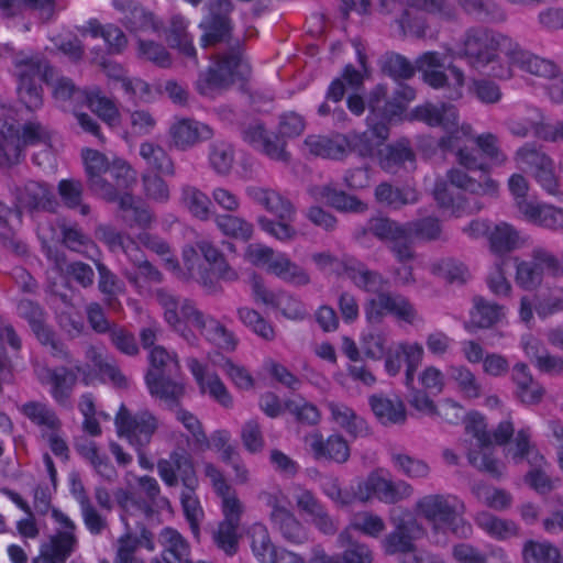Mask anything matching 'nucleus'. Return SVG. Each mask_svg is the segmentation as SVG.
Instances as JSON below:
<instances>
[{
  "mask_svg": "<svg viewBox=\"0 0 563 563\" xmlns=\"http://www.w3.org/2000/svg\"><path fill=\"white\" fill-rule=\"evenodd\" d=\"M250 537L252 539L251 548L255 558L261 563L274 562L279 549L272 543L267 529L263 525L256 523L251 528Z\"/></svg>",
  "mask_w": 563,
  "mask_h": 563,
  "instance_id": "48",
  "label": "nucleus"
},
{
  "mask_svg": "<svg viewBox=\"0 0 563 563\" xmlns=\"http://www.w3.org/2000/svg\"><path fill=\"white\" fill-rule=\"evenodd\" d=\"M137 45L141 58L162 68H168L172 65V55L163 44L139 38Z\"/></svg>",
  "mask_w": 563,
  "mask_h": 563,
  "instance_id": "60",
  "label": "nucleus"
},
{
  "mask_svg": "<svg viewBox=\"0 0 563 563\" xmlns=\"http://www.w3.org/2000/svg\"><path fill=\"white\" fill-rule=\"evenodd\" d=\"M476 525L490 537L506 540L518 534V526L507 519L498 518L488 511H481L475 517Z\"/></svg>",
  "mask_w": 563,
  "mask_h": 563,
  "instance_id": "43",
  "label": "nucleus"
},
{
  "mask_svg": "<svg viewBox=\"0 0 563 563\" xmlns=\"http://www.w3.org/2000/svg\"><path fill=\"white\" fill-rule=\"evenodd\" d=\"M518 210L529 222L536 225L553 231L563 230L562 208L522 199L518 201Z\"/></svg>",
  "mask_w": 563,
  "mask_h": 563,
  "instance_id": "26",
  "label": "nucleus"
},
{
  "mask_svg": "<svg viewBox=\"0 0 563 563\" xmlns=\"http://www.w3.org/2000/svg\"><path fill=\"white\" fill-rule=\"evenodd\" d=\"M55 0H0V10L5 18L31 11L37 13L43 21H48L55 13Z\"/></svg>",
  "mask_w": 563,
  "mask_h": 563,
  "instance_id": "33",
  "label": "nucleus"
},
{
  "mask_svg": "<svg viewBox=\"0 0 563 563\" xmlns=\"http://www.w3.org/2000/svg\"><path fill=\"white\" fill-rule=\"evenodd\" d=\"M372 411L380 423L401 424L406 421V408L399 398L389 399L384 395H372L368 398Z\"/></svg>",
  "mask_w": 563,
  "mask_h": 563,
  "instance_id": "34",
  "label": "nucleus"
},
{
  "mask_svg": "<svg viewBox=\"0 0 563 563\" xmlns=\"http://www.w3.org/2000/svg\"><path fill=\"white\" fill-rule=\"evenodd\" d=\"M407 235L416 242L429 243L444 240L442 221L435 216H426L405 223Z\"/></svg>",
  "mask_w": 563,
  "mask_h": 563,
  "instance_id": "36",
  "label": "nucleus"
},
{
  "mask_svg": "<svg viewBox=\"0 0 563 563\" xmlns=\"http://www.w3.org/2000/svg\"><path fill=\"white\" fill-rule=\"evenodd\" d=\"M8 188L22 213L23 211L53 212L57 206L54 191L47 184L29 180L23 186H19L11 178Z\"/></svg>",
  "mask_w": 563,
  "mask_h": 563,
  "instance_id": "10",
  "label": "nucleus"
},
{
  "mask_svg": "<svg viewBox=\"0 0 563 563\" xmlns=\"http://www.w3.org/2000/svg\"><path fill=\"white\" fill-rule=\"evenodd\" d=\"M82 102H85L92 112L109 124H113L119 120L120 113L115 103L113 100L104 96L101 89L97 86L87 88Z\"/></svg>",
  "mask_w": 563,
  "mask_h": 563,
  "instance_id": "41",
  "label": "nucleus"
},
{
  "mask_svg": "<svg viewBox=\"0 0 563 563\" xmlns=\"http://www.w3.org/2000/svg\"><path fill=\"white\" fill-rule=\"evenodd\" d=\"M13 76L16 81H43L51 85L54 78V68L41 54L18 52L12 58Z\"/></svg>",
  "mask_w": 563,
  "mask_h": 563,
  "instance_id": "18",
  "label": "nucleus"
},
{
  "mask_svg": "<svg viewBox=\"0 0 563 563\" xmlns=\"http://www.w3.org/2000/svg\"><path fill=\"white\" fill-rule=\"evenodd\" d=\"M338 542L341 547H346L341 561L335 560L334 563H372L373 554L369 548L356 541H353L350 529L340 532Z\"/></svg>",
  "mask_w": 563,
  "mask_h": 563,
  "instance_id": "47",
  "label": "nucleus"
},
{
  "mask_svg": "<svg viewBox=\"0 0 563 563\" xmlns=\"http://www.w3.org/2000/svg\"><path fill=\"white\" fill-rule=\"evenodd\" d=\"M157 470L163 482L169 487L178 485V476L184 488L191 490L198 487L199 481L192 457L185 449L172 452L168 460H159Z\"/></svg>",
  "mask_w": 563,
  "mask_h": 563,
  "instance_id": "13",
  "label": "nucleus"
},
{
  "mask_svg": "<svg viewBox=\"0 0 563 563\" xmlns=\"http://www.w3.org/2000/svg\"><path fill=\"white\" fill-rule=\"evenodd\" d=\"M267 505L271 510L272 528L288 543L302 544L308 541V531L296 516L279 504L277 496L268 495Z\"/></svg>",
  "mask_w": 563,
  "mask_h": 563,
  "instance_id": "16",
  "label": "nucleus"
},
{
  "mask_svg": "<svg viewBox=\"0 0 563 563\" xmlns=\"http://www.w3.org/2000/svg\"><path fill=\"white\" fill-rule=\"evenodd\" d=\"M176 419L191 433L194 442L200 450L210 448L209 439L203 431L202 424L199 419L190 411L178 406L173 410Z\"/></svg>",
  "mask_w": 563,
  "mask_h": 563,
  "instance_id": "62",
  "label": "nucleus"
},
{
  "mask_svg": "<svg viewBox=\"0 0 563 563\" xmlns=\"http://www.w3.org/2000/svg\"><path fill=\"white\" fill-rule=\"evenodd\" d=\"M372 494L383 503L396 504L409 498L413 494V487L402 479L393 482L371 474L365 482L358 483V499L366 500Z\"/></svg>",
  "mask_w": 563,
  "mask_h": 563,
  "instance_id": "15",
  "label": "nucleus"
},
{
  "mask_svg": "<svg viewBox=\"0 0 563 563\" xmlns=\"http://www.w3.org/2000/svg\"><path fill=\"white\" fill-rule=\"evenodd\" d=\"M309 446L316 461L344 464L351 455L347 441L339 433L331 434L324 439L320 432H314L310 435Z\"/></svg>",
  "mask_w": 563,
  "mask_h": 563,
  "instance_id": "21",
  "label": "nucleus"
},
{
  "mask_svg": "<svg viewBox=\"0 0 563 563\" xmlns=\"http://www.w3.org/2000/svg\"><path fill=\"white\" fill-rule=\"evenodd\" d=\"M344 274L358 287L367 292L379 295L385 292L384 287L387 280L375 271L367 269L365 264L355 258H346Z\"/></svg>",
  "mask_w": 563,
  "mask_h": 563,
  "instance_id": "31",
  "label": "nucleus"
},
{
  "mask_svg": "<svg viewBox=\"0 0 563 563\" xmlns=\"http://www.w3.org/2000/svg\"><path fill=\"white\" fill-rule=\"evenodd\" d=\"M189 21L183 15L172 16L166 30V42L170 48H176L181 55L191 59L198 66L197 51L194 36L188 32Z\"/></svg>",
  "mask_w": 563,
  "mask_h": 563,
  "instance_id": "28",
  "label": "nucleus"
},
{
  "mask_svg": "<svg viewBox=\"0 0 563 563\" xmlns=\"http://www.w3.org/2000/svg\"><path fill=\"white\" fill-rule=\"evenodd\" d=\"M172 144L177 150L186 151L199 142L210 140L213 130L199 121L192 119H181L176 121L169 128Z\"/></svg>",
  "mask_w": 563,
  "mask_h": 563,
  "instance_id": "23",
  "label": "nucleus"
},
{
  "mask_svg": "<svg viewBox=\"0 0 563 563\" xmlns=\"http://www.w3.org/2000/svg\"><path fill=\"white\" fill-rule=\"evenodd\" d=\"M238 317L245 327L252 330L260 338L266 341L274 340L275 331L273 325L256 310L249 307L239 308Z\"/></svg>",
  "mask_w": 563,
  "mask_h": 563,
  "instance_id": "56",
  "label": "nucleus"
},
{
  "mask_svg": "<svg viewBox=\"0 0 563 563\" xmlns=\"http://www.w3.org/2000/svg\"><path fill=\"white\" fill-rule=\"evenodd\" d=\"M115 199L106 200L107 202H117L120 211L122 212V220L130 228H147L153 221V214L147 208L137 207L134 205V199L131 192H123L118 195L114 190Z\"/></svg>",
  "mask_w": 563,
  "mask_h": 563,
  "instance_id": "39",
  "label": "nucleus"
},
{
  "mask_svg": "<svg viewBox=\"0 0 563 563\" xmlns=\"http://www.w3.org/2000/svg\"><path fill=\"white\" fill-rule=\"evenodd\" d=\"M305 146L316 156L331 159H341L346 155V143L343 134L332 139L322 135H309Z\"/></svg>",
  "mask_w": 563,
  "mask_h": 563,
  "instance_id": "40",
  "label": "nucleus"
},
{
  "mask_svg": "<svg viewBox=\"0 0 563 563\" xmlns=\"http://www.w3.org/2000/svg\"><path fill=\"white\" fill-rule=\"evenodd\" d=\"M308 192L314 200L324 201L329 207L341 212L361 213L367 209L366 203L357 197L335 188L332 184L312 186Z\"/></svg>",
  "mask_w": 563,
  "mask_h": 563,
  "instance_id": "25",
  "label": "nucleus"
},
{
  "mask_svg": "<svg viewBox=\"0 0 563 563\" xmlns=\"http://www.w3.org/2000/svg\"><path fill=\"white\" fill-rule=\"evenodd\" d=\"M113 7L122 13L121 22L131 33H157L163 27V22L136 1L113 0Z\"/></svg>",
  "mask_w": 563,
  "mask_h": 563,
  "instance_id": "19",
  "label": "nucleus"
},
{
  "mask_svg": "<svg viewBox=\"0 0 563 563\" xmlns=\"http://www.w3.org/2000/svg\"><path fill=\"white\" fill-rule=\"evenodd\" d=\"M251 75V66L240 49V43L234 42L232 51L217 56V60L196 81V88L202 96H209L214 89H228L236 80H246Z\"/></svg>",
  "mask_w": 563,
  "mask_h": 563,
  "instance_id": "2",
  "label": "nucleus"
},
{
  "mask_svg": "<svg viewBox=\"0 0 563 563\" xmlns=\"http://www.w3.org/2000/svg\"><path fill=\"white\" fill-rule=\"evenodd\" d=\"M424 533L423 527L411 515H406L395 521V528L385 536L382 548L387 555L412 553L415 541Z\"/></svg>",
  "mask_w": 563,
  "mask_h": 563,
  "instance_id": "14",
  "label": "nucleus"
},
{
  "mask_svg": "<svg viewBox=\"0 0 563 563\" xmlns=\"http://www.w3.org/2000/svg\"><path fill=\"white\" fill-rule=\"evenodd\" d=\"M89 358L95 368L104 378L108 377L115 386H126V378L118 368L114 360L110 356L102 355L95 350L89 352Z\"/></svg>",
  "mask_w": 563,
  "mask_h": 563,
  "instance_id": "61",
  "label": "nucleus"
},
{
  "mask_svg": "<svg viewBox=\"0 0 563 563\" xmlns=\"http://www.w3.org/2000/svg\"><path fill=\"white\" fill-rule=\"evenodd\" d=\"M84 186L80 180L62 179L58 183V194L65 206L70 209L80 208V213L87 216L90 212L88 205H84L82 200Z\"/></svg>",
  "mask_w": 563,
  "mask_h": 563,
  "instance_id": "58",
  "label": "nucleus"
},
{
  "mask_svg": "<svg viewBox=\"0 0 563 563\" xmlns=\"http://www.w3.org/2000/svg\"><path fill=\"white\" fill-rule=\"evenodd\" d=\"M140 155L146 162L148 168L157 174L175 175L173 159L162 146L152 142H143L140 145Z\"/></svg>",
  "mask_w": 563,
  "mask_h": 563,
  "instance_id": "44",
  "label": "nucleus"
},
{
  "mask_svg": "<svg viewBox=\"0 0 563 563\" xmlns=\"http://www.w3.org/2000/svg\"><path fill=\"white\" fill-rule=\"evenodd\" d=\"M520 244L519 232L508 223L496 224L489 233L490 250L504 255L518 249Z\"/></svg>",
  "mask_w": 563,
  "mask_h": 563,
  "instance_id": "45",
  "label": "nucleus"
},
{
  "mask_svg": "<svg viewBox=\"0 0 563 563\" xmlns=\"http://www.w3.org/2000/svg\"><path fill=\"white\" fill-rule=\"evenodd\" d=\"M364 311L371 323L382 322L385 312L408 323H413L417 318V311L412 303L399 294L379 292L375 298L367 300Z\"/></svg>",
  "mask_w": 563,
  "mask_h": 563,
  "instance_id": "11",
  "label": "nucleus"
},
{
  "mask_svg": "<svg viewBox=\"0 0 563 563\" xmlns=\"http://www.w3.org/2000/svg\"><path fill=\"white\" fill-rule=\"evenodd\" d=\"M514 443L515 448H511L509 452L516 463H520L523 459H527L532 466H541L543 456L531 445L529 428L520 429L517 432Z\"/></svg>",
  "mask_w": 563,
  "mask_h": 563,
  "instance_id": "53",
  "label": "nucleus"
},
{
  "mask_svg": "<svg viewBox=\"0 0 563 563\" xmlns=\"http://www.w3.org/2000/svg\"><path fill=\"white\" fill-rule=\"evenodd\" d=\"M242 140L253 148L262 152L271 159L288 162L289 153L286 151V142L279 140L278 136H272L267 133L265 124L253 119L250 122L239 125Z\"/></svg>",
  "mask_w": 563,
  "mask_h": 563,
  "instance_id": "12",
  "label": "nucleus"
},
{
  "mask_svg": "<svg viewBox=\"0 0 563 563\" xmlns=\"http://www.w3.org/2000/svg\"><path fill=\"white\" fill-rule=\"evenodd\" d=\"M81 155L85 163L88 188L103 200H114L115 195L112 183L102 176L110 167L107 156L91 148L82 150Z\"/></svg>",
  "mask_w": 563,
  "mask_h": 563,
  "instance_id": "17",
  "label": "nucleus"
},
{
  "mask_svg": "<svg viewBox=\"0 0 563 563\" xmlns=\"http://www.w3.org/2000/svg\"><path fill=\"white\" fill-rule=\"evenodd\" d=\"M408 120L423 122L431 128H442L446 135L440 137L438 145L443 151L454 150L460 134L466 136L472 130L468 124L460 125L457 109L448 102L419 104L409 112Z\"/></svg>",
  "mask_w": 563,
  "mask_h": 563,
  "instance_id": "4",
  "label": "nucleus"
},
{
  "mask_svg": "<svg viewBox=\"0 0 563 563\" xmlns=\"http://www.w3.org/2000/svg\"><path fill=\"white\" fill-rule=\"evenodd\" d=\"M446 177L452 186L474 195L494 196L498 190L497 181L485 173L481 175L479 179H474L464 170L452 168L448 172Z\"/></svg>",
  "mask_w": 563,
  "mask_h": 563,
  "instance_id": "35",
  "label": "nucleus"
},
{
  "mask_svg": "<svg viewBox=\"0 0 563 563\" xmlns=\"http://www.w3.org/2000/svg\"><path fill=\"white\" fill-rule=\"evenodd\" d=\"M53 517L66 530L51 536L48 541L41 544L38 556L32 563H65L75 551L77 539L74 534L75 523L62 511L53 510Z\"/></svg>",
  "mask_w": 563,
  "mask_h": 563,
  "instance_id": "9",
  "label": "nucleus"
},
{
  "mask_svg": "<svg viewBox=\"0 0 563 563\" xmlns=\"http://www.w3.org/2000/svg\"><path fill=\"white\" fill-rule=\"evenodd\" d=\"M408 3L440 22H455L460 16L457 8L450 0H408Z\"/></svg>",
  "mask_w": 563,
  "mask_h": 563,
  "instance_id": "46",
  "label": "nucleus"
},
{
  "mask_svg": "<svg viewBox=\"0 0 563 563\" xmlns=\"http://www.w3.org/2000/svg\"><path fill=\"white\" fill-rule=\"evenodd\" d=\"M416 68L422 73L423 80L434 89H446L445 97L456 100L462 97L464 74L455 65H449L446 74L444 57L438 52H426L416 60Z\"/></svg>",
  "mask_w": 563,
  "mask_h": 563,
  "instance_id": "6",
  "label": "nucleus"
},
{
  "mask_svg": "<svg viewBox=\"0 0 563 563\" xmlns=\"http://www.w3.org/2000/svg\"><path fill=\"white\" fill-rule=\"evenodd\" d=\"M377 155L380 167L388 173H396L406 162H413L416 158L409 141L406 139L378 148Z\"/></svg>",
  "mask_w": 563,
  "mask_h": 563,
  "instance_id": "38",
  "label": "nucleus"
},
{
  "mask_svg": "<svg viewBox=\"0 0 563 563\" xmlns=\"http://www.w3.org/2000/svg\"><path fill=\"white\" fill-rule=\"evenodd\" d=\"M213 221L225 236L247 242L253 235V224L241 217L230 213H216Z\"/></svg>",
  "mask_w": 563,
  "mask_h": 563,
  "instance_id": "42",
  "label": "nucleus"
},
{
  "mask_svg": "<svg viewBox=\"0 0 563 563\" xmlns=\"http://www.w3.org/2000/svg\"><path fill=\"white\" fill-rule=\"evenodd\" d=\"M23 159L20 129L13 123L0 120V170L5 173L8 179H11L14 167Z\"/></svg>",
  "mask_w": 563,
  "mask_h": 563,
  "instance_id": "20",
  "label": "nucleus"
},
{
  "mask_svg": "<svg viewBox=\"0 0 563 563\" xmlns=\"http://www.w3.org/2000/svg\"><path fill=\"white\" fill-rule=\"evenodd\" d=\"M376 199L395 209L418 200L417 192L410 188L394 187L388 183L379 184L375 189Z\"/></svg>",
  "mask_w": 563,
  "mask_h": 563,
  "instance_id": "49",
  "label": "nucleus"
},
{
  "mask_svg": "<svg viewBox=\"0 0 563 563\" xmlns=\"http://www.w3.org/2000/svg\"><path fill=\"white\" fill-rule=\"evenodd\" d=\"M512 38L484 26L467 29L460 42L457 56L465 58L475 68H483L494 63L497 51L506 56Z\"/></svg>",
  "mask_w": 563,
  "mask_h": 563,
  "instance_id": "3",
  "label": "nucleus"
},
{
  "mask_svg": "<svg viewBox=\"0 0 563 563\" xmlns=\"http://www.w3.org/2000/svg\"><path fill=\"white\" fill-rule=\"evenodd\" d=\"M181 318L194 324L201 334L219 349L232 352L236 349L238 339L234 333L221 324L216 318L206 316L189 299H184L180 308Z\"/></svg>",
  "mask_w": 563,
  "mask_h": 563,
  "instance_id": "7",
  "label": "nucleus"
},
{
  "mask_svg": "<svg viewBox=\"0 0 563 563\" xmlns=\"http://www.w3.org/2000/svg\"><path fill=\"white\" fill-rule=\"evenodd\" d=\"M504 307L476 296L473 299V309L471 319L465 323V329L473 333L476 329H487L494 327L504 317Z\"/></svg>",
  "mask_w": 563,
  "mask_h": 563,
  "instance_id": "30",
  "label": "nucleus"
},
{
  "mask_svg": "<svg viewBox=\"0 0 563 563\" xmlns=\"http://www.w3.org/2000/svg\"><path fill=\"white\" fill-rule=\"evenodd\" d=\"M52 396L60 405H67L73 388L77 382V375L67 367H57L49 375Z\"/></svg>",
  "mask_w": 563,
  "mask_h": 563,
  "instance_id": "51",
  "label": "nucleus"
},
{
  "mask_svg": "<svg viewBox=\"0 0 563 563\" xmlns=\"http://www.w3.org/2000/svg\"><path fill=\"white\" fill-rule=\"evenodd\" d=\"M510 65L519 67L521 70L543 78H554L558 75L556 65L549 60L533 55L523 49L512 40L507 53Z\"/></svg>",
  "mask_w": 563,
  "mask_h": 563,
  "instance_id": "24",
  "label": "nucleus"
},
{
  "mask_svg": "<svg viewBox=\"0 0 563 563\" xmlns=\"http://www.w3.org/2000/svg\"><path fill=\"white\" fill-rule=\"evenodd\" d=\"M522 556L525 563H563L559 549L549 542L527 541Z\"/></svg>",
  "mask_w": 563,
  "mask_h": 563,
  "instance_id": "50",
  "label": "nucleus"
},
{
  "mask_svg": "<svg viewBox=\"0 0 563 563\" xmlns=\"http://www.w3.org/2000/svg\"><path fill=\"white\" fill-rule=\"evenodd\" d=\"M107 173H109L113 180L112 186L118 195L130 192L129 189L136 181L135 170L124 161H114Z\"/></svg>",
  "mask_w": 563,
  "mask_h": 563,
  "instance_id": "63",
  "label": "nucleus"
},
{
  "mask_svg": "<svg viewBox=\"0 0 563 563\" xmlns=\"http://www.w3.org/2000/svg\"><path fill=\"white\" fill-rule=\"evenodd\" d=\"M516 162L519 166L531 173H534L543 165H549L552 159L543 152L540 145L536 143H526L523 146L519 147L515 155Z\"/></svg>",
  "mask_w": 563,
  "mask_h": 563,
  "instance_id": "52",
  "label": "nucleus"
},
{
  "mask_svg": "<svg viewBox=\"0 0 563 563\" xmlns=\"http://www.w3.org/2000/svg\"><path fill=\"white\" fill-rule=\"evenodd\" d=\"M21 410L25 417L37 426L46 427L51 430H56L60 427V420L55 411L45 404L29 401L22 406Z\"/></svg>",
  "mask_w": 563,
  "mask_h": 563,
  "instance_id": "54",
  "label": "nucleus"
},
{
  "mask_svg": "<svg viewBox=\"0 0 563 563\" xmlns=\"http://www.w3.org/2000/svg\"><path fill=\"white\" fill-rule=\"evenodd\" d=\"M208 12L199 23L202 31L200 44L207 48L220 43H225L228 49L232 51L233 43H240V49H244V42L239 37H233V22L230 18L234 9L231 0H209L207 4Z\"/></svg>",
  "mask_w": 563,
  "mask_h": 563,
  "instance_id": "5",
  "label": "nucleus"
},
{
  "mask_svg": "<svg viewBox=\"0 0 563 563\" xmlns=\"http://www.w3.org/2000/svg\"><path fill=\"white\" fill-rule=\"evenodd\" d=\"M18 218L21 221L22 212L16 202L10 207L3 201H0V243L2 246L16 256H24L27 254V245L15 233L10 220Z\"/></svg>",
  "mask_w": 563,
  "mask_h": 563,
  "instance_id": "29",
  "label": "nucleus"
},
{
  "mask_svg": "<svg viewBox=\"0 0 563 563\" xmlns=\"http://www.w3.org/2000/svg\"><path fill=\"white\" fill-rule=\"evenodd\" d=\"M173 375H164L159 372L146 373L145 382L152 396L162 399L168 407L174 410L180 406V399L185 394L183 384L174 380Z\"/></svg>",
  "mask_w": 563,
  "mask_h": 563,
  "instance_id": "27",
  "label": "nucleus"
},
{
  "mask_svg": "<svg viewBox=\"0 0 563 563\" xmlns=\"http://www.w3.org/2000/svg\"><path fill=\"white\" fill-rule=\"evenodd\" d=\"M41 82L16 81L18 99L29 111H36L43 106L44 90Z\"/></svg>",
  "mask_w": 563,
  "mask_h": 563,
  "instance_id": "64",
  "label": "nucleus"
},
{
  "mask_svg": "<svg viewBox=\"0 0 563 563\" xmlns=\"http://www.w3.org/2000/svg\"><path fill=\"white\" fill-rule=\"evenodd\" d=\"M180 202L192 217L201 221H208L216 214L209 196L195 186L181 187Z\"/></svg>",
  "mask_w": 563,
  "mask_h": 563,
  "instance_id": "37",
  "label": "nucleus"
},
{
  "mask_svg": "<svg viewBox=\"0 0 563 563\" xmlns=\"http://www.w3.org/2000/svg\"><path fill=\"white\" fill-rule=\"evenodd\" d=\"M390 457L394 465L409 478H427L430 474V466L423 460L397 452H391Z\"/></svg>",
  "mask_w": 563,
  "mask_h": 563,
  "instance_id": "57",
  "label": "nucleus"
},
{
  "mask_svg": "<svg viewBox=\"0 0 563 563\" xmlns=\"http://www.w3.org/2000/svg\"><path fill=\"white\" fill-rule=\"evenodd\" d=\"M115 426L120 437H125L137 450L146 446L158 428L157 418L148 410L131 415L124 405L115 416Z\"/></svg>",
  "mask_w": 563,
  "mask_h": 563,
  "instance_id": "8",
  "label": "nucleus"
},
{
  "mask_svg": "<svg viewBox=\"0 0 563 563\" xmlns=\"http://www.w3.org/2000/svg\"><path fill=\"white\" fill-rule=\"evenodd\" d=\"M285 409L301 424L316 426L321 419V413L317 406L303 398L285 401Z\"/></svg>",
  "mask_w": 563,
  "mask_h": 563,
  "instance_id": "59",
  "label": "nucleus"
},
{
  "mask_svg": "<svg viewBox=\"0 0 563 563\" xmlns=\"http://www.w3.org/2000/svg\"><path fill=\"white\" fill-rule=\"evenodd\" d=\"M163 547L162 559L165 563H192L190 560V545L176 530L166 527L159 534Z\"/></svg>",
  "mask_w": 563,
  "mask_h": 563,
  "instance_id": "32",
  "label": "nucleus"
},
{
  "mask_svg": "<svg viewBox=\"0 0 563 563\" xmlns=\"http://www.w3.org/2000/svg\"><path fill=\"white\" fill-rule=\"evenodd\" d=\"M515 433L514 423L507 419L500 421L493 433L487 431L484 417L478 412H471L465 424V438L462 445L466 450L468 463L481 472L494 478L501 476V465L494 457V443L505 445Z\"/></svg>",
  "mask_w": 563,
  "mask_h": 563,
  "instance_id": "1",
  "label": "nucleus"
},
{
  "mask_svg": "<svg viewBox=\"0 0 563 563\" xmlns=\"http://www.w3.org/2000/svg\"><path fill=\"white\" fill-rule=\"evenodd\" d=\"M209 162L212 169L219 175H228L233 166L234 151L232 145L223 141L210 144Z\"/></svg>",
  "mask_w": 563,
  "mask_h": 563,
  "instance_id": "55",
  "label": "nucleus"
},
{
  "mask_svg": "<svg viewBox=\"0 0 563 563\" xmlns=\"http://www.w3.org/2000/svg\"><path fill=\"white\" fill-rule=\"evenodd\" d=\"M456 508L463 509L464 506L455 497L441 494L423 496L416 504L418 515L435 526H443L453 518Z\"/></svg>",
  "mask_w": 563,
  "mask_h": 563,
  "instance_id": "22",
  "label": "nucleus"
}]
</instances>
